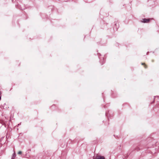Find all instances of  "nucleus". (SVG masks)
Here are the masks:
<instances>
[{
  "label": "nucleus",
  "instance_id": "obj_1",
  "mask_svg": "<svg viewBox=\"0 0 159 159\" xmlns=\"http://www.w3.org/2000/svg\"><path fill=\"white\" fill-rule=\"evenodd\" d=\"M93 159H105V158L103 156H94Z\"/></svg>",
  "mask_w": 159,
  "mask_h": 159
},
{
  "label": "nucleus",
  "instance_id": "obj_2",
  "mask_svg": "<svg viewBox=\"0 0 159 159\" xmlns=\"http://www.w3.org/2000/svg\"><path fill=\"white\" fill-rule=\"evenodd\" d=\"M143 20L142 21L143 22L145 23H148L150 21V19H143Z\"/></svg>",
  "mask_w": 159,
  "mask_h": 159
},
{
  "label": "nucleus",
  "instance_id": "obj_3",
  "mask_svg": "<svg viewBox=\"0 0 159 159\" xmlns=\"http://www.w3.org/2000/svg\"><path fill=\"white\" fill-rule=\"evenodd\" d=\"M16 157V154H15V152L14 151V152L13 154H12L11 159H14Z\"/></svg>",
  "mask_w": 159,
  "mask_h": 159
},
{
  "label": "nucleus",
  "instance_id": "obj_4",
  "mask_svg": "<svg viewBox=\"0 0 159 159\" xmlns=\"http://www.w3.org/2000/svg\"><path fill=\"white\" fill-rule=\"evenodd\" d=\"M155 100H156L157 102L159 101V97L158 96H156L154 98Z\"/></svg>",
  "mask_w": 159,
  "mask_h": 159
},
{
  "label": "nucleus",
  "instance_id": "obj_5",
  "mask_svg": "<svg viewBox=\"0 0 159 159\" xmlns=\"http://www.w3.org/2000/svg\"><path fill=\"white\" fill-rule=\"evenodd\" d=\"M22 154V152L21 151H19L18 152V154Z\"/></svg>",
  "mask_w": 159,
  "mask_h": 159
},
{
  "label": "nucleus",
  "instance_id": "obj_6",
  "mask_svg": "<svg viewBox=\"0 0 159 159\" xmlns=\"http://www.w3.org/2000/svg\"><path fill=\"white\" fill-rule=\"evenodd\" d=\"M25 9V8H21V9L22 10H23L24 9Z\"/></svg>",
  "mask_w": 159,
  "mask_h": 159
},
{
  "label": "nucleus",
  "instance_id": "obj_7",
  "mask_svg": "<svg viewBox=\"0 0 159 159\" xmlns=\"http://www.w3.org/2000/svg\"><path fill=\"white\" fill-rule=\"evenodd\" d=\"M144 67H145V68H147V66L146 65H145L144 66Z\"/></svg>",
  "mask_w": 159,
  "mask_h": 159
},
{
  "label": "nucleus",
  "instance_id": "obj_8",
  "mask_svg": "<svg viewBox=\"0 0 159 159\" xmlns=\"http://www.w3.org/2000/svg\"><path fill=\"white\" fill-rule=\"evenodd\" d=\"M144 64V63H142V65H143V64Z\"/></svg>",
  "mask_w": 159,
  "mask_h": 159
},
{
  "label": "nucleus",
  "instance_id": "obj_9",
  "mask_svg": "<svg viewBox=\"0 0 159 159\" xmlns=\"http://www.w3.org/2000/svg\"><path fill=\"white\" fill-rule=\"evenodd\" d=\"M1 94V92H0V95Z\"/></svg>",
  "mask_w": 159,
  "mask_h": 159
}]
</instances>
